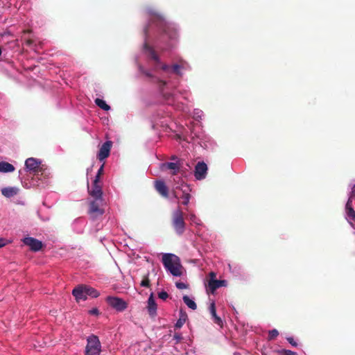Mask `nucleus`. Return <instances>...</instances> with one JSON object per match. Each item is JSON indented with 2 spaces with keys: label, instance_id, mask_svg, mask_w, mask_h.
Masks as SVG:
<instances>
[{
  "label": "nucleus",
  "instance_id": "nucleus-35",
  "mask_svg": "<svg viewBox=\"0 0 355 355\" xmlns=\"http://www.w3.org/2000/svg\"><path fill=\"white\" fill-rule=\"evenodd\" d=\"M89 313L90 315H99L100 313H99V311H98V309L97 308H94V309H92L89 311Z\"/></svg>",
  "mask_w": 355,
  "mask_h": 355
},
{
  "label": "nucleus",
  "instance_id": "nucleus-14",
  "mask_svg": "<svg viewBox=\"0 0 355 355\" xmlns=\"http://www.w3.org/2000/svg\"><path fill=\"white\" fill-rule=\"evenodd\" d=\"M155 188L156 191L163 197L168 198V189L162 180H157L155 182Z\"/></svg>",
  "mask_w": 355,
  "mask_h": 355
},
{
  "label": "nucleus",
  "instance_id": "nucleus-20",
  "mask_svg": "<svg viewBox=\"0 0 355 355\" xmlns=\"http://www.w3.org/2000/svg\"><path fill=\"white\" fill-rule=\"evenodd\" d=\"M19 192V189L17 187H5L1 189V193L7 198L12 197L17 195Z\"/></svg>",
  "mask_w": 355,
  "mask_h": 355
},
{
  "label": "nucleus",
  "instance_id": "nucleus-41",
  "mask_svg": "<svg viewBox=\"0 0 355 355\" xmlns=\"http://www.w3.org/2000/svg\"><path fill=\"white\" fill-rule=\"evenodd\" d=\"M33 43V40L32 39H27L25 40V44L28 46H31Z\"/></svg>",
  "mask_w": 355,
  "mask_h": 355
},
{
  "label": "nucleus",
  "instance_id": "nucleus-34",
  "mask_svg": "<svg viewBox=\"0 0 355 355\" xmlns=\"http://www.w3.org/2000/svg\"><path fill=\"white\" fill-rule=\"evenodd\" d=\"M286 340H288V342L293 347H297V343L296 341H295V340L293 339V338L292 337H288L286 338Z\"/></svg>",
  "mask_w": 355,
  "mask_h": 355
},
{
  "label": "nucleus",
  "instance_id": "nucleus-26",
  "mask_svg": "<svg viewBox=\"0 0 355 355\" xmlns=\"http://www.w3.org/2000/svg\"><path fill=\"white\" fill-rule=\"evenodd\" d=\"M150 273L147 272L146 275L143 276L142 280L140 283V286L142 287L150 288V280L149 279Z\"/></svg>",
  "mask_w": 355,
  "mask_h": 355
},
{
  "label": "nucleus",
  "instance_id": "nucleus-31",
  "mask_svg": "<svg viewBox=\"0 0 355 355\" xmlns=\"http://www.w3.org/2000/svg\"><path fill=\"white\" fill-rule=\"evenodd\" d=\"M180 68H181V66L178 64H175L172 66L173 71V73H175L176 74L180 73Z\"/></svg>",
  "mask_w": 355,
  "mask_h": 355
},
{
  "label": "nucleus",
  "instance_id": "nucleus-32",
  "mask_svg": "<svg viewBox=\"0 0 355 355\" xmlns=\"http://www.w3.org/2000/svg\"><path fill=\"white\" fill-rule=\"evenodd\" d=\"M139 70L147 77L151 78L153 76L148 71L145 70L141 66H139Z\"/></svg>",
  "mask_w": 355,
  "mask_h": 355
},
{
  "label": "nucleus",
  "instance_id": "nucleus-43",
  "mask_svg": "<svg viewBox=\"0 0 355 355\" xmlns=\"http://www.w3.org/2000/svg\"><path fill=\"white\" fill-rule=\"evenodd\" d=\"M209 276H210V279H215V278L216 277V273L214 272H211L209 273Z\"/></svg>",
  "mask_w": 355,
  "mask_h": 355
},
{
  "label": "nucleus",
  "instance_id": "nucleus-28",
  "mask_svg": "<svg viewBox=\"0 0 355 355\" xmlns=\"http://www.w3.org/2000/svg\"><path fill=\"white\" fill-rule=\"evenodd\" d=\"M279 335V332L277 329H274L270 330L268 333V340H273Z\"/></svg>",
  "mask_w": 355,
  "mask_h": 355
},
{
  "label": "nucleus",
  "instance_id": "nucleus-37",
  "mask_svg": "<svg viewBox=\"0 0 355 355\" xmlns=\"http://www.w3.org/2000/svg\"><path fill=\"white\" fill-rule=\"evenodd\" d=\"M173 338L177 340V342H180L182 339V336L180 334L175 333L173 336Z\"/></svg>",
  "mask_w": 355,
  "mask_h": 355
},
{
  "label": "nucleus",
  "instance_id": "nucleus-2",
  "mask_svg": "<svg viewBox=\"0 0 355 355\" xmlns=\"http://www.w3.org/2000/svg\"><path fill=\"white\" fill-rule=\"evenodd\" d=\"M162 263L166 270L169 271L173 276L179 277L182 275L180 259L173 254H164Z\"/></svg>",
  "mask_w": 355,
  "mask_h": 355
},
{
  "label": "nucleus",
  "instance_id": "nucleus-33",
  "mask_svg": "<svg viewBox=\"0 0 355 355\" xmlns=\"http://www.w3.org/2000/svg\"><path fill=\"white\" fill-rule=\"evenodd\" d=\"M176 287L179 289L187 288V285L183 282H176Z\"/></svg>",
  "mask_w": 355,
  "mask_h": 355
},
{
  "label": "nucleus",
  "instance_id": "nucleus-4",
  "mask_svg": "<svg viewBox=\"0 0 355 355\" xmlns=\"http://www.w3.org/2000/svg\"><path fill=\"white\" fill-rule=\"evenodd\" d=\"M101 343L96 336H91L87 338V344L85 348V355H100Z\"/></svg>",
  "mask_w": 355,
  "mask_h": 355
},
{
  "label": "nucleus",
  "instance_id": "nucleus-17",
  "mask_svg": "<svg viewBox=\"0 0 355 355\" xmlns=\"http://www.w3.org/2000/svg\"><path fill=\"white\" fill-rule=\"evenodd\" d=\"M40 164V162L33 157L28 158L25 162L26 168L33 172L37 171Z\"/></svg>",
  "mask_w": 355,
  "mask_h": 355
},
{
  "label": "nucleus",
  "instance_id": "nucleus-46",
  "mask_svg": "<svg viewBox=\"0 0 355 355\" xmlns=\"http://www.w3.org/2000/svg\"><path fill=\"white\" fill-rule=\"evenodd\" d=\"M175 196L176 198H179V197H178V191H175Z\"/></svg>",
  "mask_w": 355,
  "mask_h": 355
},
{
  "label": "nucleus",
  "instance_id": "nucleus-9",
  "mask_svg": "<svg viewBox=\"0 0 355 355\" xmlns=\"http://www.w3.org/2000/svg\"><path fill=\"white\" fill-rule=\"evenodd\" d=\"M176 190H180L182 191V196H180L182 199V204L187 205L191 198V195L189 193L191 189L189 186L186 184H182L181 186L176 187Z\"/></svg>",
  "mask_w": 355,
  "mask_h": 355
},
{
  "label": "nucleus",
  "instance_id": "nucleus-27",
  "mask_svg": "<svg viewBox=\"0 0 355 355\" xmlns=\"http://www.w3.org/2000/svg\"><path fill=\"white\" fill-rule=\"evenodd\" d=\"M345 211H346L347 217L349 219H351L352 220H355V211L353 209V207H349V208H346Z\"/></svg>",
  "mask_w": 355,
  "mask_h": 355
},
{
  "label": "nucleus",
  "instance_id": "nucleus-16",
  "mask_svg": "<svg viewBox=\"0 0 355 355\" xmlns=\"http://www.w3.org/2000/svg\"><path fill=\"white\" fill-rule=\"evenodd\" d=\"M147 310L151 317H155L157 315V304L153 293L150 294L148 299Z\"/></svg>",
  "mask_w": 355,
  "mask_h": 355
},
{
  "label": "nucleus",
  "instance_id": "nucleus-24",
  "mask_svg": "<svg viewBox=\"0 0 355 355\" xmlns=\"http://www.w3.org/2000/svg\"><path fill=\"white\" fill-rule=\"evenodd\" d=\"M183 301L187 304V306L191 309L192 310H196L197 309V305L196 302L190 299L187 295L183 296Z\"/></svg>",
  "mask_w": 355,
  "mask_h": 355
},
{
  "label": "nucleus",
  "instance_id": "nucleus-21",
  "mask_svg": "<svg viewBox=\"0 0 355 355\" xmlns=\"http://www.w3.org/2000/svg\"><path fill=\"white\" fill-rule=\"evenodd\" d=\"M15 171V167L12 164L7 162H0V172L1 173H10Z\"/></svg>",
  "mask_w": 355,
  "mask_h": 355
},
{
  "label": "nucleus",
  "instance_id": "nucleus-3",
  "mask_svg": "<svg viewBox=\"0 0 355 355\" xmlns=\"http://www.w3.org/2000/svg\"><path fill=\"white\" fill-rule=\"evenodd\" d=\"M172 225L176 233L179 235H182L185 231L184 214L179 207L173 212Z\"/></svg>",
  "mask_w": 355,
  "mask_h": 355
},
{
  "label": "nucleus",
  "instance_id": "nucleus-11",
  "mask_svg": "<svg viewBox=\"0 0 355 355\" xmlns=\"http://www.w3.org/2000/svg\"><path fill=\"white\" fill-rule=\"evenodd\" d=\"M182 165V161L178 160L175 162H166L162 164V170L165 168L171 170V174L175 175L180 171Z\"/></svg>",
  "mask_w": 355,
  "mask_h": 355
},
{
  "label": "nucleus",
  "instance_id": "nucleus-39",
  "mask_svg": "<svg viewBox=\"0 0 355 355\" xmlns=\"http://www.w3.org/2000/svg\"><path fill=\"white\" fill-rule=\"evenodd\" d=\"M103 170H104V164H103L101 166V167L99 168V169L98 170L97 175L101 176V175H103Z\"/></svg>",
  "mask_w": 355,
  "mask_h": 355
},
{
  "label": "nucleus",
  "instance_id": "nucleus-5",
  "mask_svg": "<svg viewBox=\"0 0 355 355\" xmlns=\"http://www.w3.org/2000/svg\"><path fill=\"white\" fill-rule=\"evenodd\" d=\"M106 302L111 307L116 309L117 311H123L128 307L127 302L117 297L108 296L106 298Z\"/></svg>",
  "mask_w": 355,
  "mask_h": 355
},
{
  "label": "nucleus",
  "instance_id": "nucleus-25",
  "mask_svg": "<svg viewBox=\"0 0 355 355\" xmlns=\"http://www.w3.org/2000/svg\"><path fill=\"white\" fill-rule=\"evenodd\" d=\"M95 103L102 110L105 111H108L110 110V106L108 105L105 101L101 98H96Z\"/></svg>",
  "mask_w": 355,
  "mask_h": 355
},
{
  "label": "nucleus",
  "instance_id": "nucleus-22",
  "mask_svg": "<svg viewBox=\"0 0 355 355\" xmlns=\"http://www.w3.org/2000/svg\"><path fill=\"white\" fill-rule=\"evenodd\" d=\"M187 320V314L186 312L183 311L182 310H180V317L178 320L177 322L175 324V327L177 329L181 328L183 324L185 323L186 320Z\"/></svg>",
  "mask_w": 355,
  "mask_h": 355
},
{
  "label": "nucleus",
  "instance_id": "nucleus-7",
  "mask_svg": "<svg viewBox=\"0 0 355 355\" xmlns=\"http://www.w3.org/2000/svg\"><path fill=\"white\" fill-rule=\"evenodd\" d=\"M112 142L111 141H105L100 148L97 155V158L99 161L102 162L109 157L110 154Z\"/></svg>",
  "mask_w": 355,
  "mask_h": 355
},
{
  "label": "nucleus",
  "instance_id": "nucleus-47",
  "mask_svg": "<svg viewBox=\"0 0 355 355\" xmlns=\"http://www.w3.org/2000/svg\"><path fill=\"white\" fill-rule=\"evenodd\" d=\"M30 32H31V31H30V30H26V31H24V33H30Z\"/></svg>",
  "mask_w": 355,
  "mask_h": 355
},
{
  "label": "nucleus",
  "instance_id": "nucleus-13",
  "mask_svg": "<svg viewBox=\"0 0 355 355\" xmlns=\"http://www.w3.org/2000/svg\"><path fill=\"white\" fill-rule=\"evenodd\" d=\"M227 285V282L225 280H217L214 279H210L208 282V288L207 291L214 293L216 290L221 286H225Z\"/></svg>",
  "mask_w": 355,
  "mask_h": 355
},
{
  "label": "nucleus",
  "instance_id": "nucleus-1",
  "mask_svg": "<svg viewBox=\"0 0 355 355\" xmlns=\"http://www.w3.org/2000/svg\"><path fill=\"white\" fill-rule=\"evenodd\" d=\"M150 13L151 15V21L162 31L163 35L167 36L171 40L177 38L178 33L173 25L166 22L164 18L157 12H150Z\"/></svg>",
  "mask_w": 355,
  "mask_h": 355
},
{
  "label": "nucleus",
  "instance_id": "nucleus-44",
  "mask_svg": "<svg viewBox=\"0 0 355 355\" xmlns=\"http://www.w3.org/2000/svg\"><path fill=\"white\" fill-rule=\"evenodd\" d=\"M162 69L164 71H167L169 69V66L167 64H163Z\"/></svg>",
  "mask_w": 355,
  "mask_h": 355
},
{
  "label": "nucleus",
  "instance_id": "nucleus-12",
  "mask_svg": "<svg viewBox=\"0 0 355 355\" xmlns=\"http://www.w3.org/2000/svg\"><path fill=\"white\" fill-rule=\"evenodd\" d=\"M72 294L75 297L77 302L80 300H86L87 297L85 291V285L81 284L75 287L72 291Z\"/></svg>",
  "mask_w": 355,
  "mask_h": 355
},
{
  "label": "nucleus",
  "instance_id": "nucleus-38",
  "mask_svg": "<svg viewBox=\"0 0 355 355\" xmlns=\"http://www.w3.org/2000/svg\"><path fill=\"white\" fill-rule=\"evenodd\" d=\"M8 241H6V239L3 238H0V248L6 245Z\"/></svg>",
  "mask_w": 355,
  "mask_h": 355
},
{
  "label": "nucleus",
  "instance_id": "nucleus-45",
  "mask_svg": "<svg viewBox=\"0 0 355 355\" xmlns=\"http://www.w3.org/2000/svg\"><path fill=\"white\" fill-rule=\"evenodd\" d=\"M171 160H173V161H175L177 162L178 160H180L177 156L175 155H172L170 158Z\"/></svg>",
  "mask_w": 355,
  "mask_h": 355
},
{
  "label": "nucleus",
  "instance_id": "nucleus-30",
  "mask_svg": "<svg viewBox=\"0 0 355 355\" xmlns=\"http://www.w3.org/2000/svg\"><path fill=\"white\" fill-rule=\"evenodd\" d=\"M279 353L282 355H297L295 352L288 349H282L279 351Z\"/></svg>",
  "mask_w": 355,
  "mask_h": 355
},
{
  "label": "nucleus",
  "instance_id": "nucleus-48",
  "mask_svg": "<svg viewBox=\"0 0 355 355\" xmlns=\"http://www.w3.org/2000/svg\"><path fill=\"white\" fill-rule=\"evenodd\" d=\"M144 31H145L146 34H147V32H148V27H146Z\"/></svg>",
  "mask_w": 355,
  "mask_h": 355
},
{
  "label": "nucleus",
  "instance_id": "nucleus-42",
  "mask_svg": "<svg viewBox=\"0 0 355 355\" xmlns=\"http://www.w3.org/2000/svg\"><path fill=\"white\" fill-rule=\"evenodd\" d=\"M349 196L351 198H355V185L352 187Z\"/></svg>",
  "mask_w": 355,
  "mask_h": 355
},
{
  "label": "nucleus",
  "instance_id": "nucleus-36",
  "mask_svg": "<svg viewBox=\"0 0 355 355\" xmlns=\"http://www.w3.org/2000/svg\"><path fill=\"white\" fill-rule=\"evenodd\" d=\"M354 198H351V196L349 197V199L346 203V205H345V209L346 208H349V207H352V200H353Z\"/></svg>",
  "mask_w": 355,
  "mask_h": 355
},
{
  "label": "nucleus",
  "instance_id": "nucleus-29",
  "mask_svg": "<svg viewBox=\"0 0 355 355\" xmlns=\"http://www.w3.org/2000/svg\"><path fill=\"white\" fill-rule=\"evenodd\" d=\"M158 297L161 300H166L168 297V294L166 291H162L158 293Z\"/></svg>",
  "mask_w": 355,
  "mask_h": 355
},
{
  "label": "nucleus",
  "instance_id": "nucleus-15",
  "mask_svg": "<svg viewBox=\"0 0 355 355\" xmlns=\"http://www.w3.org/2000/svg\"><path fill=\"white\" fill-rule=\"evenodd\" d=\"M88 191L89 195L94 199L102 198L103 191L100 184H94L93 183L91 189L88 187Z\"/></svg>",
  "mask_w": 355,
  "mask_h": 355
},
{
  "label": "nucleus",
  "instance_id": "nucleus-10",
  "mask_svg": "<svg viewBox=\"0 0 355 355\" xmlns=\"http://www.w3.org/2000/svg\"><path fill=\"white\" fill-rule=\"evenodd\" d=\"M207 166L204 162H198L195 167V177L197 180L205 178Z\"/></svg>",
  "mask_w": 355,
  "mask_h": 355
},
{
  "label": "nucleus",
  "instance_id": "nucleus-23",
  "mask_svg": "<svg viewBox=\"0 0 355 355\" xmlns=\"http://www.w3.org/2000/svg\"><path fill=\"white\" fill-rule=\"evenodd\" d=\"M85 291L86 292L87 297H97L100 295L97 290L87 285H85Z\"/></svg>",
  "mask_w": 355,
  "mask_h": 355
},
{
  "label": "nucleus",
  "instance_id": "nucleus-40",
  "mask_svg": "<svg viewBox=\"0 0 355 355\" xmlns=\"http://www.w3.org/2000/svg\"><path fill=\"white\" fill-rule=\"evenodd\" d=\"M100 178H101V175H98L96 174L95 179L93 182L94 184H100Z\"/></svg>",
  "mask_w": 355,
  "mask_h": 355
},
{
  "label": "nucleus",
  "instance_id": "nucleus-6",
  "mask_svg": "<svg viewBox=\"0 0 355 355\" xmlns=\"http://www.w3.org/2000/svg\"><path fill=\"white\" fill-rule=\"evenodd\" d=\"M103 198L94 199L89 204V213L94 217L101 216L104 213L103 209L101 208Z\"/></svg>",
  "mask_w": 355,
  "mask_h": 355
},
{
  "label": "nucleus",
  "instance_id": "nucleus-19",
  "mask_svg": "<svg viewBox=\"0 0 355 355\" xmlns=\"http://www.w3.org/2000/svg\"><path fill=\"white\" fill-rule=\"evenodd\" d=\"M144 50L148 54L150 58L155 61L157 63L159 62V58L157 55L155 50L149 46L146 42L144 44Z\"/></svg>",
  "mask_w": 355,
  "mask_h": 355
},
{
  "label": "nucleus",
  "instance_id": "nucleus-8",
  "mask_svg": "<svg viewBox=\"0 0 355 355\" xmlns=\"http://www.w3.org/2000/svg\"><path fill=\"white\" fill-rule=\"evenodd\" d=\"M23 243L28 245L33 252L40 251L42 247V242L33 237H25L22 240Z\"/></svg>",
  "mask_w": 355,
  "mask_h": 355
},
{
  "label": "nucleus",
  "instance_id": "nucleus-18",
  "mask_svg": "<svg viewBox=\"0 0 355 355\" xmlns=\"http://www.w3.org/2000/svg\"><path fill=\"white\" fill-rule=\"evenodd\" d=\"M209 311H210V313H211V315L212 316L214 322L215 324H218V326H220V327H222L223 325V322L222 319L219 316H218L217 314H216V306H215V303L214 302H212L210 304Z\"/></svg>",
  "mask_w": 355,
  "mask_h": 355
}]
</instances>
